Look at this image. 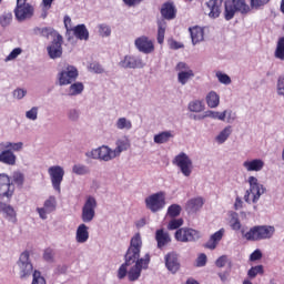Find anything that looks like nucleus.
Here are the masks:
<instances>
[{"mask_svg": "<svg viewBox=\"0 0 284 284\" xmlns=\"http://www.w3.org/2000/svg\"><path fill=\"white\" fill-rule=\"evenodd\" d=\"M72 172H73V174H78L79 176H81L83 174H89L90 170L88 169V166H85L83 164H75L72 168Z\"/></svg>", "mask_w": 284, "mask_h": 284, "instance_id": "obj_47", "label": "nucleus"}, {"mask_svg": "<svg viewBox=\"0 0 284 284\" xmlns=\"http://www.w3.org/2000/svg\"><path fill=\"white\" fill-rule=\"evenodd\" d=\"M183 225V219H172L168 224V230H179Z\"/></svg>", "mask_w": 284, "mask_h": 284, "instance_id": "obj_55", "label": "nucleus"}, {"mask_svg": "<svg viewBox=\"0 0 284 284\" xmlns=\"http://www.w3.org/2000/svg\"><path fill=\"white\" fill-rule=\"evenodd\" d=\"M230 134H232V126L229 125L224 128L216 136L217 143H225V140L230 139Z\"/></svg>", "mask_w": 284, "mask_h": 284, "instance_id": "obj_45", "label": "nucleus"}, {"mask_svg": "<svg viewBox=\"0 0 284 284\" xmlns=\"http://www.w3.org/2000/svg\"><path fill=\"white\" fill-rule=\"evenodd\" d=\"M83 90H84V87L81 82H74V83H71V85L69 87L68 94L69 97H77L81 94Z\"/></svg>", "mask_w": 284, "mask_h": 284, "instance_id": "obj_40", "label": "nucleus"}, {"mask_svg": "<svg viewBox=\"0 0 284 284\" xmlns=\"http://www.w3.org/2000/svg\"><path fill=\"white\" fill-rule=\"evenodd\" d=\"M17 265L20 272V278H28V276H30L32 272H34V266H32L29 251H24L20 254Z\"/></svg>", "mask_w": 284, "mask_h": 284, "instance_id": "obj_9", "label": "nucleus"}, {"mask_svg": "<svg viewBox=\"0 0 284 284\" xmlns=\"http://www.w3.org/2000/svg\"><path fill=\"white\" fill-rule=\"evenodd\" d=\"M28 94V91L26 89H16L13 91V98L21 101L26 95Z\"/></svg>", "mask_w": 284, "mask_h": 284, "instance_id": "obj_62", "label": "nucleus"}, {"mask_svg": "<svg viewBox=\"0 0 284 284\" xmlns=\"http://www.w3.org/2000/svg\"><path fill=\"white\" fill-rule=\"evenodd\" d=\"M97 199L94 196H88L82 206V223H92V221H94V216H97Z\"/></svg>", "mask_w": 284, "mask_h": 284, "instance_id": "obj_6", "label": "nucleus"}, {"mask_svg": "<svg viewBox=\"0 0 284 284\" xmlns=\"http://www.w3.org/2000/svg\"><path fill=\"white\" fill-rule=\"evenodd\" d=\"M236 12H241V14H247V12H250V6L245 3V0H226L224 10V18L226 21L234 19Z\"/></svg>", "mask_w": 284, "mask_h": 284, "instance_id": "obj_4", "label": "nucleus"}, {"mask_svg": "<svg viewBox=\"0 0 284 284\" xmlns=\"http://www.w3.org/2000/svg\"><path fill=\"white\" fill-rule=\"evenodd\" d=\"M14 16L20 22L28 21V19H32V17H34V7L26 2V0H17Z\"/></svg>", "mask_w": 284, "mask_h": 284, "instance_id": "obj_8", "label": "nucleus"}, {"mask_svg": "<svg viewBox=\"0 0 284 284\" xmlns=\"http://www.w3.org/2000/svg\"><path fill=\"white\" fill-rule=\"evenodd\" d=\"M248 184L250 189L246 190L244 194L245 203H248V205L251 203H258V200L267 192V189H265L263 184L258 183V179L255 176L248 178Z\"/></svg>", "mask_w": 284, "mask_h": 284, "instance_id": "obj_3", "label": "nucleus"}, {"mask_svg": "<svg viewBox=\"0 0 284 284\" xmlns=\"http://www.w3.org/2000/svg\"><path fill=\"white\" fill-rule=\"evenodd\" d=\"M141 247H143L141 233H136L130 241V246L125 254V263L120 266L118 278H125V276H128V267L136 263V260L141 256Z\"/></svg>", "mask_w": 284, "mask_h": 284, "instance_id": "obj_1", "label": "nucleus"}, {"mask_svg": "<svg viewBox=\"0 0 284 284\" xmlns=\"http://www.w3.org/2000/svg\"><path fill=\"white\" fill-rule=\"evenodd\" d=\"M116 130H132V121L126 118H120L115 122Z\"/></svg>", "mask_w": 284, "mask_h": 284, "instance_id": "obj_43", "label": "nucleus"}, {"mask_svg": "<svg viewBox=\"0 0 284 284\" xmlns=\"http://www.w3.org/2000/svg\"><path fill=\"white\" fill-rule=\"evenodd\" d=\"M206 103L209 108H219V104L221 103V98L217 95L216 92L211 91L206 95Z\"/></svg>", "mask_w": 284, "mask_h": 284, "instance_id": "obj_36", "label": "nucleus"}, {"mask_svg": "<svg viewBox=\"0 0 284 284\" xmlns=\"http://www.w3.org/2000/svg\"><path fill=\"white\" fill-rule=\"evenodd\" d=\"M190 112H203V102L195 100L189 104Z\"/></svg>", "mask_w": 284, "mask_h": 284, "instance_id": "obj_49", "label": "nucleus"}, {"mask_svg": "<svg viewBox=\"0 0 284 284\" xmlns=\"http://www.w3.org/2000/svg\"><path fill=\"white\" fill-rule=\"evenodd\" d=\"M215 77L217 78L219 82L223 83L224 85H230V83H232V78L221 71L216 72Z\"/></svg>", "mask_w": 284, "mask_h": 284, "instance_id": "obj_50", "label": "nucleus"}, {"mask_svg": "<svg viewBox=\"0 0 284 284\" xmlns=\"http://www.w3.org/2000/svg\"><path fill=\"white\" fill-rule=\"evenodd\" d=\"M26 118L29 121H37V119H39V106H33L29 111H27Z\"/></svg>", "mask_w": 284, "mask_h": 284, "instance_id": "obj_48", "label": "nucleus"}, {"mask_svg": "<svg viewBox=\"0 0 284 284\" xmlns=\"http://www.w3.org/2000/svg\"><path fill=\"white\" fill-rule=\"evenodd\" d=\"M274 232H276V229L272 225H256L246 233L242 230V236L246 241H267L274 236Z\"/></svg>", "mask_w": 284, "mask_h": 284, "instance_id": "obj_2", "label": "nucleus"}, {"mask_svg": "<svg viewBox=\"0 0 284 284\" xmlns=\"http://www.w3.org/2000/svg\"><path fill=\"white\" fill-rule=\"evenodd\" d=\"M10 23H12V13H3L0 17V26L2 28H8V26H10Z\"/></svg>", "mask_w": 284, "mask_h": 284, "instance_id": "obj_51", "label": "nucleus"}, {"mask_svg": "<svg viewBox=\"0 0 284 284\" xmlns=\"http://www.w3.org/2000/svg\"><path fill=\"white\" fill-rule=\"evenodd\" d=\"M222 114H224V120L226 119L229 123H234V121H236V113L232 110H225Z\"/></svg>", "mask_w": 284, "mask_h": 284, "instance_id": "obj_58", "label": "nucleus"}, {"mask_svg": "<svg viewBox=\"0 0 284 284\" xmlns=\"http://www.w3.org/2000/svg\"><path fill=\"white\" fill-rule=\"evenodd\" d=\"M89 68L92 70V72H95V74H103V67H101V64L98 62L91 63Z\"/></svg>", "mask_w": 284, "mask_h": 284, "instance_id": "obj_63", "label": "nucleus"}, {"mask_svg": "<svg viewBox=\"0 0 284 284\" xmlns=\"http://www.w3.org/2000/svg\"><path fill=\"white\" fill-rule=\"evenodd\" d=\"M161 14L163 19L172 20L176 17V9H174V4L166 2L162 6Z\"/></svg>", "mask_w": 284, "mask_h": 284, "instance_id": "obj_32", "label": "nucleus"}, {"mask_svg": "<svg viewBox=\"0 0 284 284\" xmlns=\"http://www.w3.org/2000/svg\"><path fill=\"white\" fill-rule=\"evenodd\" d=\"M165 265H166V270H169L171 274H176L178 271L181 270V263H179V255H176V253L166 254Z\"/></svg>", "mask_w": 284, "mask_h": 284, "instance_id": "obj_21", "label": "nucleus"}, {"mask_svg": "<svg viewBox=\"0 0 284 284\" xmlns=\"http://www.w3.org/2000/svg\"><path fill=\"white\" fill-rule=\"evenodd\" d=\"M0 212L3 213L4 219L9 223H17V211H14L12 205L0 202Z\"/></svg>", "mask_w": 284, "mask_h": 284, "instance_id": "obj_26", "label": "nucleus"}, {"mask_svg": "<svg viewBox=\"0 0 284 284\" xmlns=\"http://www.w3.org/2000/svg\"><path fill=\"white\" fill-rule=\"evenodd\" d=\"M79 78V70L74 65L68 64L58 73L59 85H70Z\"/></svg>", "mask_w": 284, "mask_h": 284, "instance_id": "obj_10", "label": "nucleus"}, {"mask_svg": "<svg viewBox=\"0 0 284 284\" xmlns=\"http://www.w3.org/2000/svg\"><path fill=\"white\" fill-rule=\"evenodd\" d=\"M275 59L284 61V37L280 38L274 52Z\"/></svg>", "mask_w": 284, "mask_h": 284, "instance_id": "obj_41", "label": "nucleus"}, {"mask_svg": "<svg viewBox=\"0 0 284 284\" xmlns=\"http://www.w3.org/2000/svg\"><path fill=\"white\" fill-rule=\"evenodd\" d=\"M135 264L130 268L128 272L129 281H139V277L141 276V272L143 270H148V265L150 264V255L146 254L145 258H136Z\"/></svg>", "mask_w": 284, "mask_h": 284, "instance_id": "obj_14", "label": "nucleus"}, {"mask_svg": "<svg viewBox=\"0 0 284 284\" xmlns=\"http://www.w3.org/2000/svg\"><path fill=\"white\" fill-rule=\"evenodd\" d=\"M33 34H36V37H43L44 39H59V37H61V34H59V32H57V30H54L51 27H44V28H39L36 27L33 28Z\"/></svg>", "mask_w": 284, "mask_h": 284, "instance_id": "obj_22", "label": "nucleus"}, {"mask_svg": "<svg viewBox=\"0 0 284 284\" xmlns=\"http://www.w3.org/2000/svg\"><path fill=\"white\" fill-rule=\"evenodd\" d=\"M32 284H45V278L43 276H41V272H39V271L33 272Z\"/></svg>", "mask_w": 284, "mask_h": 284, "instance_id": "obj_60", "label": "nucleus"}, {"mask_svg": "<svg viewBox=\"0 0 284 284\" xmlns=\"http://www.w3.org/2000/svg\"><path fill=\"white\" fill-rule=\"evenodd\" d=\"M73 34L77 39H80V41H88V39H90V32H88L85 24H78L74 27Z\"/></svg>", "mask_w": 284, "mask_h": 284, "instance_id": "obj_33", "label": "nucleus"}, {"mask_svg": "<svg viewBox=\"0 0 284 284\" xmlns=\"http://www.w3.org/2000/svg\"><path fill=\"white\" fill-rule=\"evenodd\" d=\"M276 93L278 97H284V74L280 75L277 79Z\"/></svg>", "mask_w": 284, "mask_h": 284, "instance_id": "obj_53", "label": "nucleus"}, {"mask_svg": "<svg viewBox=\"0 0 284 284\" xmlns=\"http://www.w3.org/2000/svg\"><path fill=\"white\" fill-rule=\"evenodd\" d=\"M168 28V23L165 20H161L158 22V43L163 44L165 40V29Z\"/></svg>", "mask_w": 284, "mask_h": 284, "instance_id": "obj_39", "label": "nucleus"}, {"mask_svg": "<svg viewBox=\"0 0 284 284\" xmlns=\"http://www.w3.org/2000/svg\"><path fill=\"white\" fill-rule=\"evenodd\" d=\"M190 79H194V71L192 70L181 71L178 73V81L181 85H185Z\"/></svg>", "mask_w": 284, "mask_h": 284, "instance_id": "obj_38", "label": "nucleus"}, {"mask_svg": "<svg viewBox=\"0 0 284 284\" xmlns=\"http://www.w3.org/2000/svg\"><path fill=\"white\" fill-rule=\"evenodd\" d=\"M203 235L191 227H181L175 232V241L180 243H196Z\"/></svg>", "mask_w": 284, "mask_h": 284, "instance_id": "obj_7", "label": "nucleus"}, {"mask_svg": "<svg viewBox=\"0 0 284 284\" xmlns=\"http://www.w3.org/2000/svg\"><path fill=\"white\" fill-rule=\"evenodd\" d=\"M63 37L58 36L53 39L52 43L47 48L50 59H61L63 54Z\"/></svg>", "mask_w": 284, "mask_h": 284, "instance_id": "obj_17", "label": "nucleus"}, {"mask_svg": "<svg viewBox=\"0 0 284 284\" xmlns=\"http://www.w3.org/2000/svg\"><path fill=\"white\" fill-rule=\"evenodd\" d=\"M146 210H150L153 214L161 212L165 207V192L160 191L145 197L144 200Z\"/></svg>", "mask_w": 284, "mask_h": 284, "instance_id": "obj_5", "label": "nucleus"}, {"mask_svg": "<svg viewBox=\"0 0 284 284\" xmlns=\"http://www.w3.org/2000/svg\"><path fill=\"white\" fill-rule=\"evenodd\" d=\"M90 227L84 223L80 224L75 231V241L77 243H88L90 239Z\"/></svg>", "mask_w": 284, "mask_h": 284, "instance_id": "obj_27", "label": "nucleus"}, {"mask_svg": "<svg viewBox=\"0 0 284 284\" xmlns=\"http://www.w3.org/2000/svg\"><path fill=\"white\" fill-rule=\"evenodd\" d=\"M135 48L140 52H143L144 54H150L154 52V43L148 39V37L143 36L135 40Z\"/></svg>", "mask_w": 284, "mask_h": 284, "instance_id": "obj_20", "label": "nucleus"}, {"mask_svg": "<svg viewBox=\"0 0 284 284\" xmlns=\"http://www.w3.org/2000/svg\"><path fill=\"white\" fill-rule=\"evenodd\" d=\"M206 118L209 119H219V121H225V113L219 111H205Z\"/></svg>", "mask_w": 284, "mask_h": 284, "instance_id": "obj_52", "label": "nucleus"}, {"mask_svg": "<svg viewBox=\"0 0 284 284\" xmlns=\"http://www.w3.org/2000/svg\"><path fill=\"white\" fill-rule=\"evenodd\" d=\"M263 274H265V268L263 267V265H256V266H252L248 271H247V276H248V281H254V278H256V276H263Z\"/></svg>", "mask_w": 284, "mask_h": 284, "instance_id": "obj_37", "label": "nucleus"}, {"mask_svg": "<svg viewBox=\"0 0 284 284\" xmlns=\"http://www.w3.org/2000/svg\"><path fill=\"white\" fill-rule=\"evenodd\" d=\"M21 52H23V50L21 48H16L13 49L10 54L4 59L6 62L8 61H14V59H17V57H19V54H21Z\"/></svg>", "mask_w": 284, "mask_h": 284, "instance_id": "obj_57", "label": "nucleus"}, {"mask_svg": "<svg viewBox=\"0 0 284 284\" xmlns=\"http://www.w3.org/2000/svg\"><path fill=\"white\" fill-rule=\"evenodd\" d=\"M155 241L158 243V248L163 250L165 245L171 243L170 233L165 232L163 229H160L155 232Z\"/></svg>", "mask_w": 284, "mask_h": 284, "instance_id": "obj_29", "label": "nucleus"}, {"mask_svg": "<svg viewBox=\"0 0 284 284\" xmlns=\"http://www.w3.org/2000/svg\"><path fill=\"white\" fill-rule=\"evenodd\" d=\"M173 165H176V168H179L183 176H191L192 170H194L192 159H190V156L184 152H181L174 158Z\"/></svg>", "mask_w": 284, "mask_h": 284, "instance_id": "obj_11", "label": "nucleus"}, {"mask_svg": "<svg viewBox=\"0 0 284 284\" xmlns=\"http://www.w3.org/2000/svg\"><path fill=\"white\" fill-rule=\"evenodd\" d=\"M11 179L17 187H23V184L26 183V175L23 173L16 171L13 172Z\"/></svg>", "mask_w": 284, "mask_h": 284, "instance_id": "obj_42", "label": "nucleus"}, {"mask_svg": "<svg viewBox=\"0 0 284 284\" xmlns=\"http://www.w3.org/2000/svg\"><path fill=\"white\" fill-rule=\"evenodd\" d=\"M270 0H251V8L258 10V8H263V6H267Z\"/></svg>", "mask_w": 284, "mask_h": 284, "instance_id": "obj_59", "label": "nucleus"}, {"mask_svg": "<svg viewBox=\"0 0 284 284\" xmlns=\"http://www.w3.org/2000/svg\"><path fill=\"white\" fill-rule=\"evenodd\" d=\"M210 12L209 17H212L213 19H216L221 16V6H223V0H210L206 3Z\"/></svg>", "mask_w": 284, "mask_h": 284, "instance_id": "obj_31", "label": "nucleus"}, {"mask_svg": "<svg viewBox=\"0 0 284 284\" xmlns=\"http://www.w3.org/2000/svg\"><path fill=\"white\" fill-rule=\"evenodd\" d=\"M189 32L191 34L193 45L201 43L205 39V31L201 27L189 28Z\"/></svg>", "mask_w": 284, "mask_h": 284, "instance_id": "obj_30", "label": "nucleus"}, {"mask_svg": "<svg viewBox=\"0 0 284 284\" xmlns=\"http://www.w3.org/2000/svg\"><path fill=\"white\" fill-rule=\"evenodd\" d=\"M48 174L51 179L53 190L61 194V183H63V176H65V170L61 165H53L48 169Z\"/></svg>", "mask_w": 284, "mask_h": 284, "instance_id": "obj_12", "label": "nucleus"}, {"mask_svg": "<svg viewBox=\"0 0 284 284\" xmlns=\"http://www.w3.org/2000/svg\"><path fill=\"white\" fill-rule=\"evenodd\" d=\"M130 138L126 135L118 138L115 141V149H113L115 156L119 158L122 152H128V150H130Z\"/></svg>", "mask_w": 284, "mask_h": 284, "instance_id": "obj_23", "label": "nucleus"}, {"mask_svg": "<svg viewBox=\"0 0 284 284\" xmlns=\"http://www.w3.org/2000/svg\"><path fill=\"white\" fill-rule=\"evenodd\" d=\"M227 264V255H222L215 261L216 267H223Z\"/></svg>", "mask_w": 284, "mask_h": 284, "instance_id": "obj_64", "label": "nucleus"}, {"mask_svg": "<svg viewBox=\"0 0 284 284\" xmlns=\"http://www.w3.org/2000/svg\"><path fill=\"white\" fill-rule=\"evenodd\" d=\"M99 34L100 37H110L112 29L105 23L99 24Z\"/></svg>", "mask_w": 284, "mask_h": 284, "instance_id": "obj_54", "label": "nucleus"}, {"mask_svg": "<svg viewBox=\"0 0 284 284\" xmlns=\"http://www.w3.org/2000/svg\"><path fill=\"white\" fill-rule=\"evenodd\" d=\"M0 150H12L13 152H21V150H23V142H2L0 143Z\"/></svg>", "mask_w": 284, "mask_h": 284, "instance_id": "obj_35", "label": "nucleus"}, {"mask_svg": "<svg viewBox=\"0 0 284 284\" xmlns=\"http://www.w3.org/2000/svg\"><path fill=\"white\" fill-rule=\"evenodd\" d=\"M172 131H163L160 132L159 134L154 135V143H158L159 145L163 144V143H168V141H170L172 139Z\"/></svg>", "mask_w": 284, "mask_h": 284, "instance_id": "obj_34", "label": "nucleus"}, {"mask_svg": "<svg viewBox=\"0 0 284 284\" xmlns=\"http://www.w3.org/2000/svg\"><path fill=\"white\" fill-rule=\"evenodd\" d=\"M14 196V183L8 174L0 173V199H10Z\"/></svg>", "mask_w": 284, "mask_h": 284, "instance_id": "obj_15", "label": "nucleus"}, {"mask_svg": "<svg viewBox=\"0 0 284 284\" xmlns=\"http://www.w3.org/2000/svg\"><path fill=\"white\" fill-rule=\"evenodd\" d=\"M224 235L225 229H221L220 231L215 232L210 236V240L204 244V247H206V250H216V246L219 243H221Z\"/></svg>", "mask_w": 284, "mask_h": 284, "instance_id": "obj_25", "label": "nucleus"}, {"mask_svg": "<svg viewBox=\"0 0 284 284\" xmlns=\"http://www.w3.org/2000/svg\"><path fill=\"white\" fill-rule=\"evenodd\" d=\"M246 172H261L265 168V162L261 159L246 160L243 162Z\"/></svg>", "mask_w": 284, "mask_h": 284, "instance_id": "obj_24", "label": "nucleus"}, {"mask_svg": "<svg viewBox=\"0 0 284 284\" xmlns=\"http://www.w3.org/2000/svg\"><path fill=\"white\" fill-rule=\"evenodd\" d=\"M203 205H205V199L202 196L192 197L185 204V211L187 214H196L203 210Z\"/></svg>", "mask_w": 284, "mask_h": 284, "instance_id": "obj_19", "label": "nucleus"}, {"mask_svg": "<svg viewBox=\"0 0 284 284\" xmlns=\"http://www.w3.org/2000/svg\"><path fill=\"white\" fill-rule=\"evenodd\" d=\"M230 224L232 230L239 231L241 230V220H239V213L236 212H231L230 213Z\"/></svg>", "mask_w": 284, "mask_h": 284, "instance_id": "obj_46", "label": "nucleus"}, {"mask_svg": "<svg viewBox=\"0 0 284 284\" xmlns=\"http://www.w3.org/2000/svg\"><path fill=\"white\" fill-rule=\"evenodd\" d=\"M79 116H81V112L79 110H77V109L69 110L68 119L70 121L77 122V121H79Z\"/></svg>", "mask_w": 284, "mask_h": 284, "instance_id": "obj_56", "label": "nucleus"}, {"mask_svg": "<svg viewBox=\"0 0 284 284\" xmlns=\"http://www.w3.org/2000/svg\"><path fill=\"white\" fill-rule=\"evenodd\" d=\"M0 163H3L4 165H17V155L12 150L4 149L0 152Z\"/></svg>", "mask_w": 284, "mask_h": 284, "instance_id": "obj_28", "label": "nucleus"}, {"mask_svg": "<svg viewBox=\"0 0 284 284\" xmlns=\"http://www.w3.org/2000/svg\"><path fill=\"white\" fill-rule=\"evenodd\" d=\"M89 156L98 161H104L105 163H108V161H114V159H116L114 149H111L108 145H102L99 146L98 149H93L90 152Z\"/></svg>", "mask_w": 284, "mask_h": 284, "instance_id": "obj_13", "label": "nucleus"}, {"mask_svg": "<svg viewBox=\"0 0 284 284\" xmlns=\"http://www.w3.org/2000/svg\"><path fill=\"white\" fill-rule=\"evenodd\" d=\"M120 68H126L130 70H136L145 68V62L143 59L134 55H125L122 61L119 63Z\"/></svg>", "mask_w": 284, "mask_h": 284, "instance_id": "obj_18", "label": "nucleus"}, {"mask_svg": "<svg viewBox=\"0 0 284 284\" xmlns=\"http://www.w3.org/2000/svg\"><path fill=\"white\" fill-rule=\"evenodd\" d=\"M183 211V207L179 204H172L169 206L166 215L170 216V219H176V216H181V212Z\"/></svg>", "mask_w": 284, "mask_h": 284, "instance_id": "obj_44", "label": "nucleus"}, {"mask_svg": "<svg viewBox=\"0 0 284 284\" xmlns=\"http://www.w3.org/2000/svg\"><path fill=\"white\" fill-rule=\"evenodd\" d=\"M57 211V197L54 195L49 196L48 200L44 201L43 207H38L37 212L42 221L48 219V214H52V212Z\"/></svg>", "mask_w": 284, "mask_h": 284, "instance_id": "obj_16", "label": "nucleus"}, {"mask_svg": "<svg viewBox=\"0 0 284 284\" xmlns=\"http://www.w3.org/2000/svg\"><path fill=\"white\" fill-rule=\"evenodd\" d=\"M43 258L47 263H52V261H54V251L52 248H47L43 253Z\"/></svg>", "mask_w": 284, "mask_h": 284, "instance_id": "obj_61", "label": "nucleus"}]
</instances>
